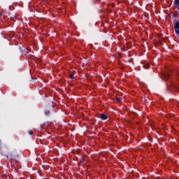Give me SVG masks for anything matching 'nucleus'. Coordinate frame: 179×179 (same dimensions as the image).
Here are the masks:
<instances>
[{
  "instance_id": "f257e3e1",
  "label": "nucleus",
  "mask_w": 179,
  "mask_h": 179,
  "mask_svg": "<svg viewBox=\"0 0 179 179\" xmlns=\"http://www.w3.org/2000/svg\"><path fill=\"white\" fill-rule=\"evenodd\" d=\"M175 33L179 36V23H175L174 25Z\"/></svg>"
},
{
  "instance_id": "7ed1b4c3",
  "label": "nucleus",
  "mask_w": 179,
  "mask_h": 179,
  "mask_svg": "<svg viewBox=\"0 0 179 179\" xmlns=\"http://www.w3.org/2000/svg\"><path fill=\"white\" fill-rule=\"evenodd\" d=\"M10 20L11 22H17V18L16 17H11Z\"/></svg>"
},
{
  "instance_id": "9d476101",
  "label": "nucleus",
  "mask_w": 179,
  "mask_h": 179,
  "mask_svg": "<svg viewBox=\"0 0 179 179\" xmlns=\"http://www.w3.org/2000/svg\"><path fill=\"white\" fill-rule=\"evenodd\" d=\"M2 16V13L0 12V17Z\"/></svg>"
},
{
  "instance_id": "1a4fd4ad",
  "label": "nucleus",
  "mask_w": 179,
  "mask_h": 179,
  "mask_svg": "<svg viewBox=\"0 0 179 179\" xmlns=\"http://www.w3.org/2000/svg\"><path fill=\"white\" fill-rule=\"evenodd\" d=\"M29 134L30 135H33V131H32L31 130H30V131H29Z\"/></svg>"
},
{
  "instance_id": "6e6552de",
  "label": "nucleus",
  "mask_w": 179,
  "mask_h": 179,
  "mask_svg": "<svg viewBox=\"0 0 179 179\" xmlns=\"http://www.w3.org/2000/svg\"><path fill=\"white\" fill-rule=\"evenodd\" d=\"M174 3H175L176 6H179V0H175Z\"/></svg>"
},
{
  "instance_id": "ddd939ff",
  "label": "nucleus",
  "mask_w": 179,
  "mask_h": 179,
  "mask_svg": "<svg viewBox=\"0 0 179 179\" xmlns=\"http://www.w3.org/2000/svg\"><path fill=\"white\" fill-rule=\"evenodd\" d=\"M0 146H1V141H0Z\"/></svg>"
},
{
  "instance_id": "f03ea898",
  "label": "nucleus",
  "mask_w": 179,
  "mask_h": 179,
  "mask_svg": "<svg viewBox=\"0 0 179 179\" xmlns=\"http://www.w3.org/2000/svg\"><path fill=\"white\" fill-rule=\"evenodd\" d=\"M100 118L103 121H106V120H108V116L106 113H101V115H100Z\"/></svg>"
},
{
  "instance_id": "423d86ee",
  "label": "nucleus",
  "mask_w": 179,
  "mask_h": 179,
  "mask_svg": "<svg viewBox=\"0 0 179 179\" xmlns=\"http://www.w3.org/2000/svg\"><path fill=\"white\" fill-rule=\"evenodd\" d=\"M116 101L117 103H121L122 101V99L117 96V97H116Z\"/></svg>"
},
{
  "instance_id": "39448f33",
  "label": "nucleus",
  "mask_w": 179,
  "mask_h": 179,
  "mask_svg": "<svg viewBox=\"0 0 179 179\" xmlns=\"http://www.w3.org/2000/svg\"><path fill=\"white\" fill-rule=\"evenodd\" d=\"M69 78L71 80H73V79H75V76L73 75V73H70Z\"/></svg>"
},
{
  "instance_id": "20e7f679",
  "label": "nucleus",
  "mask_w": 179,
  "mask_h": 179,
  "mask_svg": "<svg viewBox=\"0 0 179 179\" xmlns=\"http://www.w3.org/2000/svg\"><path fill=\"white\" fill-rule=\"evenodd\" d=\"M50 114H51V112L50 110L45 111V115H46V117H50Z\"/></svg>"
},
{
  "instance_id": "f8f14e48",
  "label": "nucleus",
  "mask_w": 179,
  "mask_h": 179,
  "mask_svg": "<svg viewBox=\"0 0 179 179\" xmlns=\"http://www.w3.org/2000/svg\"><path fill=\"white\" fill-rule=\"evenodd\" d=\"M176 23H179V22H176Z\"/></svg>"
},
{
  "instance_id": "9b49d317",
  "label": "nucleus",
  "mask_w": 179,
  "mask_h": 179,
  "mask_svg": "<svg viewBox=\"0 0 179 179\" xmlns=\"http://www.w3.org/2000/svg\"><path fill=\"white\" fill-rule=\"evenodd\" d=\"M0 154L2 155V152H0Z\"/></svg>"
},
{
  "instance_id": "0eeeda50",
  "label": "nucleus",
  "mask_w": 179,
  "mask_h": 179,
  "mask_svg": "<svg viewBox=\"0 0 179 179\" xmlns=\"http://www.w3.org/2000/svg\"><path fill=\"white\" fill-rule=\"evenodd\" d=\"M143 67L145 68V69H149V68H150V66L149 64H145Z\"/></svg>"
}]
</instances>
